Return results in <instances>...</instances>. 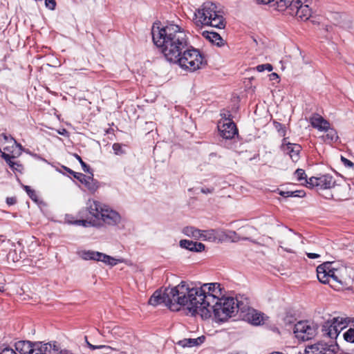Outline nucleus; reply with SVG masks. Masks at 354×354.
<instances>
[{
	"mask_svg": "<svg viewBox=\"0 0 354 354\" xmlns=\"http://www.w3.org/2000/svg\"><path fill=\"white\" fill-rule=\"evenodd\" d=\"M263 313L258 312L255 309L250 310V312L242 315L241 319L248 322L254 326H260L263 324Z\"/></svg>",
	"mask_w": 354,
	"mask_h": 354,
	"instance_id": "obj_21",
	"label": "nucleus"
},
{
	"mask_svg": "<svg viewBox=\"0 0 354 354\" xmlns=\"http://www.w3.org/2000/svg\"><path fill=\"white\" fill-rule=\"evenodd\" d=\"M1 157L6 160V162L9 165L12 169L19 170L17 167H15V165L21 167V164L12 160V159L17 158V156H12V154L7 153L6 152H2Z\"/></svg>",
	"mask_w": 354,
	"mask_h": 354,
	"instance_id": "obj_27",
	"label": "nucleus"
},
{
	"mask_svg": "<svg viewBox=\"0 0 354 354\" xmlns=\"http://www.w3.org/2000/svg\"><path fill=\"white\" fill-rule=\"evenodd\" d=\"M279 244H280V247L281 248H283L285 251L288 252H292V250L290 249V248H283L282 246V244H283V241H279Z\"/></svg>",
	"mask_w": 354,
	"mask_h": 354,
	"instance_id": "obj_61",
	"label": "nucleus"
},
{
	"mask_svg": "<svg viewBox=\"0 0 354 354\" xmlns=\"http://www.w3.org/2000/svg\"><path fill=\"white\" fill-rule=\"evenodd\" d=\"M15 167H17L19 169L18 171H21V169H22V166L21 165V167H17V165H15Z\"/></svg>",
	"mask_w": 354,
	"mask_h": 354,
	"instance_id": "obj_63",
	"label": "nucleus"
},
{
	"mask_svg": "<svg viewBox=\"0 0 354 354\" xmlns=\"http://www.w3.org/2000/svg\"><path fill=\"white\" fill-rule=\"evenodd\" d=\"M46 6L50 10H54L56 6L55 0H45Z\"/></svg>",
	"mask_w": 354,
	"mask_h": 354,
	"instance_id": "obj_48",
	"label": "nucleus"
},
{
	"mask_svg": "<svg viewBox=\"0 0 354 354\" xmlns=\"http://www.w3.org/2000/svg\"><path fill=\"white\" fill-rule=\"evenodd\" d=\"M319 195L322 196L324 198L326 199H331L333 197V195L329 192H326V194L319 193Z\"/></svg>",
	"mask_w": 354,
	"mask_h": 354,
	"instance_id": "obj_58",
	"label": "nucleus"
},
{
	"mask_svg": "<svg viewBox=\"0 0 354 354\" xmlns=\"http://www.w3.org/2000/svg\"><path fill=\"white\" fill-rule=\"evenodd\" d=\"M273 124L274 128L276 129V130L281 136L283 137L286 136V129L285 125L277 121H274Z\"/></svg>",
	"mask_w": 354,
	"mask_h": 354,
	"instance_id": "obj_37",
	"label": "nucleus"
},
{
	"mask_svg": "<svg viewBox=\"0 0 354 354\" xmlns=\"http://www.w3.org/2000/svg\"><path fill=\"white\" fill-rule=\"evenodd\" d=\"M196 342V346H198V345H201L202 343L204 342L205 339V336L202 335L201 337H198L197 338L195 339Z\"/></svg>",
	"mask_w": 354,
	"mask_h": 354,
	"instance_id": "obj_55",
	"label": "nucleus"
},
{
	"mask_svg": "<svg viewBox=\"0 0 354 354\" xmlns=\"http://www.w3.org/2000/svg\"><path fill=\"white\" fill-rule=\"evenodd\" d=\"M235 299L234 309L236 315H238L239 318L241 319L243 314H247L252 310L253 308L250 306L249 299L244 295H239Z\"/></svg>",
	"mask_w": 354,
	"mask_h": 354,
	"instance_id": "obj_18",
	"label": "nucleus"
},
{
	"mask_svg": "<svg viewBox=\"0 0 354 354\" xmlns=\"http://www.w3.org/2000/svg\"><path fill=\"white\" fill-rule=\"evenodd\" d=\"M179 245L182 248H185L191 252H200L205 250V245L200 242H194L193 241L183 239L179 242Z\"/></svg>",
	"mask_w": 354,
	"mask_h": 354,
	"instance_id": "obj_22",
	"label": "nucleus"
},
{
	"mask_svg": "<svg viewBox=\"0 0 354 354\" xmlns=\"http://www.w3.org/2000/svg\"><path fill=\"white\" fill-rule=\"evenodd\" d=\"M269 78H270V80H272V81H274V80L278 81V80L279 79V76L276 73H272L271 74L269 75Z\"/></svg>",
	"mask_w": 354,
	"mask_h": 354,
	"instance_id": "obj_53",
	"label": "nucleus"
},
{
	"mask_svg": "<svg viewBox=\"0 0 354 354\" xmlns=\"http://www.w3.org/2000/svg\"><path fill=\"white\" fill-rule=\"evenodd\" d=\"M306 255L309 259H313L319 258L320 257L319 254H318L317 253H313V252L306 253Z\"/></svg>",
	"mask_w": 354,
	"mask_h": 354,
	"instance_id": "obj_57",
	"label": "nucleus"
},
{
	"mask_svg": "<svg viewBox=\"0 0 354 354\" xmlns=\"http://www.w3.org/2000/svg\"><path fill=\"white\" fill-rule=\"evenodd\" d=\"M196 342L195 339L188 338L180 340L178 344L183 347H193L196 346Z\"/></svg>",
	"mask_w": 354,
	"mask_h": 354,
	"instance_id": "obj_35",
	"label": "nucleus"
},
{
	"mask_svg": "<svg viewBox=\"0 0 354 354\" xmlns=\"http://www.w3.org/2000/svg\"><path fill=\"white\" fill-rule=\"evenodd\" d=\"M151 33L154 45L170 63L189 43L184 29L173 23L162 24L157 20L152 25Z\"/></svg>",
	"mask_w": 354,
	"mask_h": 354,
	"instance_id": "obj_1",
	"label": "nucleus"
},
{
	"mask_svg": "<svg viewBox=\"0 0 354 354\" xmlns=\"http://www.w3.org/2000/svg\"><path fill=\"white\" fill-rule=\"evenodd\" d=\"M17 202V199L15 197H8L6 199V203L10 205H14Z\"/></svg>",
	"mask_w": 354,
	"mask_h": 354,
	"instance_id": "obj_52",
	"label": "nucleus"
},
{
	"mask_svg": "<svg viewBox=\"0 0 354 354\" xmlns=\"http://www.w3.org/2000/svg\"><path fill=\"white\" fill-rule=\"evenodd\" d=\"M345 341L350 343H354V328H350L343 334Z\"/></svg>",
	"mask_w": 354,
	"mask_h": 354,
	"instance_id": "obj_36",
	"label": "nucleus"
},
{
	"mask_svg": "<svg viewBox=\"0 0 354 354\" xmlns=\"http://www.w3.org/2000/svg\"><path fill=\"white\" fill-rule=\"evenodd\" d=\"M127 148V145L120 143H114L112 145V149L114 151V153L118 156L126 154Z\"/></svg>",
	"mask_w": 354,
	"mask_h": 354,
	"instance_id": "obj_34",
	"label": "nucleus"
},
{
	"mask_svg": "<svg viewBox=\"0 0 354 354\" xmlns=\"http://www.w3.org/2000/svg\"><path fill=\"white\" fill-rule=\"evenodd\" d=\"M22 146L11 136L5 133L0 135V151L19 156L21 153Z\"/></svg>",
	"mask_w": 354,
	"mask_h": 354,
	"instance_id": "obj_12",
	"label": "nucleus"
},
{
	"mask_svg": "<svg viewBox=\"0 0 354 354\" xmlns=\"http://www.w3.org/2000/svg\"><path fill=\"white\" fill-rule=\"evenodd\" d=\"M220 115L221 116V120H223V122H233L232 118V114L230 113V111L223 110V111H221Z\"/></svg>",
	"mask_w": 354,
	"mask_h": 354,
	"instance_id": "obj_42",
	"label": "nucleus"
},
{
	"mask_svg": "<svg viewBox=\"0 0 354 354\" xmlns=\"http://www.w3.org/2000/svg\"><path fill=\"white\" fill-rule=\"evenodd\" d=\"M335 181L330 174L321 175L320 176H312L306 180V186L309 188L317 187L318 191H324L334 187Z\"/></svg>",
	"mask_w": 354,
	"mask_h": 354,
	"instance_id": "obj_10",
	"label": "nucleus"
},
{
	"mask_svg": "<svg viewBox=\"0 0 354 354\" xmlns=\"http://www.w3.org/2000/svg\"><path fill=\"white\" fill-rule=\"evenodd\" d=\"M185 289L187 309L192 315L199 314L203 319L211 317V304L224 297V289L219 283H204L196 287L185 281Z\"/></svg>",
	"mask_w": 354,
	"mask_h": 354,
	"instance_id": "obj_2",
	"label": "nucleus"
},
{
	"mask_svg": "<svg viewBox=\"0 0 354 354\" xmlns=\"http://www.w3.org/2000/svg\"><path fill=\"white\" fill-rule=\"evenodd\" d=\"M65 170L69 173L70 174L73 175V177L77 180H79L81 183H82V181L84 180H85V177L86 176L82 173H77V172H75L74 171H73L72 169L68 168V167H64Z\"/></svg>",
	"mask_w": 354,
	"mask_h": 354,
	"instance_id": "obj_39",
	"label": "nucleus"
},
{
	"mask_svg": "<svg viewBox=\"0 0 354 354\" xmlns=\"http://www.w3.org/2000/svg\"><path fill=\"white\" fill-rule=\"evenodd\" d=\"M202 35L212 44H216L218 47L225 45L224 40L221 36L216 32L205 30L203 32Z\"/></svg>",
	"mask_w": 354,
	"mask_h": 354,
	"instance_id": "obj_25",
	"label": "nucleus"
},
{
	"mask_svg": "<svg viewBox=\"0 0 354 354\" xmlns=\"http://www.w3.org/2000/svg\"><path fill=\"white\" fill-rule=\"evenodd\" d=\"M339 350L337 344H330L319 342L308 346L305 349V354H335Z\"/></svg>",
	"mask_w": 354,
	"mask_h": 354,
	"instance_id": "obj_13",
	"label": "nucleus"
},
{
	"mask_svg": "<svg viewBox=\"0 0 354 354\" xmlns=\"http://www.w3.org/2000/svg\"><path fill=\"white\" fill-rule=\"evenodd\" d=\"M312 0H295L292 5L286 10L291 15H295L303 21L309 19L312 14L310 4Z\"/></svg>",
	"mask_w": 354,
	"mask_h": 354,
	"instance_id": "obj_8",
	"label": "nucleus"
},
{
	"mask_svg": "<svg viewBox=\"0 0 354 354\" xmlns=\"http://www.w3.org/2000/svg\"><path fill=\"white\" fill-rule=\"evenodd\" d=\"M317 325L308 320L298 322L294 326L295 337L301 341L313 339L317 333Z\"/></svg>",
	"mask_w": 354,
	"mask_h": 354,
	"instance_id": "obj_7",
	"label": "nucleus"
},
{
	"mask_svg": "<svg viewBox=\"0 0 354 354\" xmlns=\"http://www.w3.org/2000/svg\"><path fill=\"white\" fill-rule=\"evenodd\" d=\"M214 304H211L209 309L212 311L218 322H225L229 318L235 317V299L233 297H221L218 299Z\"/></svg>",
	"mask_w": 354,
	"mask_h": 354,
	"instance_id": "obj_6",
	"label": "nucleus"
},
{
	"mask_svg": "<svg viewBox=\"0 0 354 354\" xmlns=\"http://www.w3.org/2000/svg\"><path fill=\"white\" fill-rule=\"evenodd\" d=\"M87 208L91 215L101 220L103 223H109L111 220V210L108 206L102 205L98 201L89 200L87 203Z\"/></svg>",
	"mask_w": 354,
	"mask_h": 354,
	"instance_id": "obj_9",
	"label": "nucleus"
},
{
	"mask_svg": "<svg viewBox=\"0 0 354 354\" xmlns=\"http://www.w3.org/2000/svg\"><path fill=\"white\" fill-rule=\"evenodd\" d=\"M4 290H5L4 286H0V292H3Z\"/></svg>",
	"mask_w": 354,
	"mask_h": 354,
	"instance_id": "obj_62",
	"label": "nucleus"
},
{
	"mask_svg": "<svg viewBox=\"0 0 354 354\" xmlns=\"http://www.w3.org/2000/svg\"><path fill=\"white\" fill-rule=\"evenodd\" d=\"M279 194L285 198L288 197H299L303 198L306 196V192L304 190L296 191H280Z\"/></svg>",
	"mask_w": 354,
	"mask_h": 354,
	"instance_id": "obj_28",
	"label": "nucleus"
},
{
	"mask_svg": "<svg viewBox=\"0 0 354 354\" xmlns=\"http://www.w3.org/2000/svg\"><path fill=\"white\" fill-rule=\"evenodd\" d=\"M330 262H324L317 268V277L319 282L326 284L328 283L331 287L335 286L330 283Z\"/></svg>",
	"mask_w": 354,
	"mask_h": 354,
	"instance_id": "obj_19",
	"label": "nucleus"
},
{
	"mask_svg": "<svg viewBox=\"0 0 354 354\" xmlns=\"http://www.w3.org/2000/svg\"><path fill=\"white\" fill-rule=\"evenodd\" d=\"M326 134L324 136V140L329 142H335L339 139L337 131L334 129H329L326 130Z\"/></svg>",
	"mask_w": 354,
	"mask_h": 354,
	"instance_id": "obj_30",
	"label": "nucleus"
},
{
	"mask_svg": "<svg viewBox=\"0 0 354 354\" xmlns=\"http://www.w3.org/2000/svg\"><path fill=\"white\" fill-rule=\"evenodd\" d=\"M289 231H290V232H289L288 234H286V238H287V239H288L290 242H292V240L295 238V235H293V234H291V232H292V230H289Z\"/></svg>",
	"mask_w": 354,
	"mask_h": 354,
	"instance_id": "obj_60",
	"label": "nucleus"
},
{
	"mask_svg": "<svg viewBox=\"0 0 354 354\" xmlns=\"http://www.w3.org/2000/svg\"><path fill=\"white\" fill-rule=\"evenodd\" d=\"M339 317H333L332 319L328 320L324 323L322 326V332L324 336L331 339H336L337 337V330L335 322H338Z\"/></svg>",
	"mask_w": 354,
	"mask_h": 354,
	"instance_id": "obj_20",
	"label": "nucleus"
},
{
	"mask_svg": "<svg viewBox=\"0 0 354 354\" xmlns=\"http://www.w3.org/2000/svg\"><path fill=\"white\" fill-rule=\"evenodd\" d=\"M218 12H220V11L218 10V8L214 3L206 1L203 3L201 7L198 8L194 14L196 19V23L197 25H198V24L203 25Z\"/></svg>",
	"mask_w": 354,
	"mask_h": 354,
	"instance_id": "obj_11",
	"label": "nucleus"
},
{
	"mask_svg": "<svg viewBox=\"0 0 354 354\" xmlns=\"http://www.w3.org/2000/svg\"><path fill=\"white\" fill-rule=\"evenodd\" d=\"M258 3H262V4H268L270 3H273L272 6H276V0H257Z\"/></svg>",
	"mask_w": 354,
	"mask_h": 354,
	"instance_id": "obj_51",
	"label": "nucleus"
},
{
	"mask_svg": "<svg viewBox=\"0 0 354 354\" xmlns=\"http://www.w3.org/2000/svg\"><path fill=\"white\" fill-rule=\"evenodd\" d=\"M201 192L203 194H211L214 192V188H205V187H202L201 189Z\"/></svg>",
	"mask_w": 354,
	"mask_h": 354,
	"instance_id": "obj_54",
	"label": "nucleus"
},
{
	"mask_svg": "<svg viewBox=\"0 0 354 354\" xmlns=\"http://www.w3.org/2000/svg\"><path fill=\"white\" fill-rule=\"evenodd\" d=\"M218 129L220 136L226 140L232 139L235 135L238 134L237 127L234 122H218Z\"/></svg>",
	"mask_w": 354,
	"mask_h": 354,
	"instance_id": "obj_14",
	"label": "nucleus"
},
{
	"mask_svg": "<svg viewBox=\"0 0 354 354\" xmlns=\"http://www.w3.org/2000/svg\"><path fill=\"white\" fill-rule=\"evenodd\" d=\"M78 255L84 260H93L102 261L106 264H111V256L104 253L93 250H82L78 252Z\"/></svg>",
	"mask_w": 354,
	"mask_h": 354,
	"instance_id": "obj_15",
	"label": "nucleus"
},
{
	"mask_svg": "<svg viewBox=\"0 0 354 354\" xmlns=\"http://www.w3.org/2000/svg\"><path fill=\"white\" fill-rule=\"evenodd\" d=\"M86 187L92 192H94L98 188L97 182L92 177L86 176L85 180L82 181Z\"/></svg>",
	"mask_w": 354,
	"mask_h": 354,
	"instance_id": "obj_29",
	"label": "nucleus"
},
{
	"mask_svg": "<svg viewBox=\"0 0 354 354\" xmlns=\"http://www.w3.org/2000/svg\"><path fill=\"white\" fill-rule=\"evenodd\" d=\"M295 0H276V9L279 11H286Z\"/></svg>",
	"mask_w": 354,
	"mask_h": 354,
	"instance_id": "obj_32",
	"label": "nucleus"
},
{
	"mask_svg": "<svg viewBox=\"0 0 354 354\" xmlns=\"http://www.w3.org/2000/svg\"><path fill=\"white\" fill-rule=\"evenodd\" d=\"M196 342V346H198V345H201L202 343L204 342L205 339V336L202 335L201 337H198L197 338L195 339Z\"/></svg>",
	"mask_w": 354,
	"mask_h": 354,
	"instance_id": "obj_56",
	"label": "nucleus"
},
{
	"mask_svg": "<svg viewBox=\"0 0 354 354\" xmlns=\"http://www.w3.org/2000/svg\"><path fill=\"white\" fill-rule=\"evenodd\" d=\"M295 176H296L298 181H301L302 180H308L306 172L303 169H297L295 171Z\"/></svg>",
	"mask_w": 354,
	"mask_h": 354,
	"instance_id": "obj_40",
	"label": "nucleus"
},
{
	"mask_svg": "<svg viewBox=\"0 0 354 354\" xmlns=\"http://www.w3.org/2000/svg\"><path fill=\"white\" fill-rule=\"evenodd\" d=\"M60 346L56 342L53 343L19 341L15 344V351L20 354H59Z\"/></svg>",
	"mask_w": 354,
	"mask_h": 354,
	"instance_id": "obj_5",
	"label": "nucleus"
},
{
	"mask_svg": "<svg viewBox=\"0 0 354 354\" xmlns=\"http://www.w3.org/2000/svg\"><path fill=\"white\" fill-rule=\"evenodd\" d=\"M0 354H17V353L11 348L6 347L0 349Z\"/></svg>",
	"mask_w": 354,
	"mask_h": 354,
	"instance_id": "obj_47",
	"label": "nucleus"
},
{
	"mask_svg": "<svg viewBox=\"0 0 354 354\" xmlns=\"http://www.w3.org/2000/svg\"><path fill=\"white\" fill-rule=\"evenodd\" d=\"M75 158L79 160V162H80L82 167V169L84 170V172H86V173H88L90 174H91L92 176H93V174L90 168V167L86 165L83 160L81 158V157L77 154H75Z\"/></svg>",
	"mask_w": 354,
	"mask_h": 354,
	"instance_id": "obj_41",
	"label": "nucleus"
},
{
	"mask_svg": "<svg viewBox=\"0 0 354 354\" xmlns=\"http://www.w3.org/2000/svg\"><path fill=\"white\" fill-rule=\"evenodd\" d=\"M351 322H352L353 323V326H354V318H352Z\"/></svg>",
	"mask_w": 354,
	"mask_h": 354,
	"instance_id": "obj_64",
	"label": "nucleus"
},
{
	"mask_svg": "<svg viewBox=\"0 0 354 354\" xmlns=\"http://www.w3.org/2000/svg\"><path fill=\"white\" fill-rule=\"evenodd\" d=\"M75 224H77V225H82L84 227H87L89 225L91 224V221H88L87 220H77L75 221Z\"/></svg>",
	"mask_w": 354,
	"mask_h": 354,
	"instance_id": "obj_50",
	"label": "nucleus"
},
{
	"mask_svg": "<svg viewBox=\"0 0 354 354\" xmlns=\"http://www.w3.org/2000/svg\"><path fill=\"white\" fill-rule=\"evenodd\" d=\"M256 69L258 72H263L265 70H267L268 71H272L273 69V67L272 64H259L256 66Z\"/></svg>",
	"mask_w": 354,
	"mask_h": 354,
	"instance_id": "obj_43",
	"label": "nucleus"
},
{
	"mask_svg": "<svg viewBox=\"0 0 354 354\" xmlns=\"http://www.w3.org/2000/svg\"><path fill=\"white\" fill-rule=\"evenodd\" d=\"M126 219L122 218L118 212L112 209V226L116 225L118 229L124 227Z\"/></svg>",
	"mask_w": 354,
	"mask_h": 354,
	"instance_id": "obj_26",
	"label": "nucleus"
},
{
	"mask_svg": "<svg viewBox=\"0 0 354 354\" xmlns=\"http://www.w3.org/2000/svg\"><path fill=\"white\" fill-rule=\"evenodd\" d=\"M351 318H348V317H346V318H344V317H339V320L338 322H335V325H336V328H337V335L340 333V332L344 329L345 328L347 325L351 322Z\"/></svg>",
	"mask_w": 354,
	"mask_h": 354,
	"instance_id": "obj_33",
	"label": "nucleus"
},
{
	"mask_svg": "<svg viewBox=\"0 0 354 354\" xmlns=\"http://www.w3.org/2000/svg\"><path fill=\"white\" fill-rule=\"evenodd\" d=\"M84 339H85V342L88 346V347L91 349V350H95V349H99V348H106L107 350H109L110 347L108 346H105V345H93L91 344L88 340H87V337L85 336L84 337Z\"/></svg>",
	"mask_w": 354,
	"mask_h": 354,
	"instance_id": "obj_44",
	"label": "nucleus"
},
{
	"mask_svg": "<svg viewBox=\"0 0 354 354\" xmlns=\"http://www.w3.org/2000/svg\"><path fill=\"white\" fill-rule=\"evenodd\" d=\"M203 25L210 26L218 29H223L225 27L226 22L220 12L211 17L210 20H208V21H206L205 24H203Z\"/></svg>",
	"mask_w": 354,
	"mask_h": 354,
	"instance_id": "obj_24",
	"label": "nucleus"
},
{
	"mask_svg": "<svg viewBox=\"0 0 354 354\" xmlns=\"http://www.w3.org/2000/svg\"><path fill=\"white\" fill-rule=\"evenodd\" d=\"M183 232L185 235L194 238H201L202 236L201 231L194 227H186Z\"/></svg>",
	"mask_w": 354,
	"mask_h": 354,
	"instance_id": "obj_31",
	"label": "nucleus"
},
{
	"mask_svg": "<svg viewBox=\"0 0 354 354\" xmlns=\"http://www.w3.org/2000/svg\"><path fill=\"white\" fill-rule=\"evenodd\" d=\"M171 63L178 64L182 68L194 72L207 64V61L198 49L189 43L182 50L180 56Z\"/></svg>",
	"mask_w": 354,
	"mask_h": 354,
	"instance_id": "obj_4",
	"label": "nucleus"
},
{
	"mask_svg": "<svg viewBox=\"0 0 354 354\" xmlns=\"http://www.w3.org/2000/svg\"><path fill=\"white\" fill-rule=\"evenodd\" d=\"M24 189L26 190V193L28 194V195L30 196V198L32 200L37 201V196L35 190L30 189V187L27 185L24 186Z\"/></svg>",
	"mask_w": 354,
	"mask_h": 354,
	"instance_id": "obj_45",
	"label": "nucleus"
},
{
	"mask_svg": "<svg viewBox=\"0 0 354 354\" xmlns=\"http://www.w3.org/2000/svg\"><path fill=\"white\" fill-rule=\"evenodd\" d=\"M118 335L120 336V328L118 326L112 328V335Z\"/></svg>",
	"mask_w": 354,
	"mask_h": 354,
	"instance_id": "obj_59",
	"label": "nucleus"
},
{
	"mask_svg": "<svg viewBox=\"0 0 354 354\" xmlns=\"http://www.w3.org/2000/svg\"><path fill=\"white\" fill-rule=\"evenodd\" d=\"M341 160L344 163V166L346 167H351L353 168L354 167V163L349 160L348 159L346 158L344 156H341Z\"/></svg>",
	"mask_w": 354,
	"mask_h": 354,
	"instance_id": "obj_49",
	"label": "nucleus"
},
{
	"mask_svg": "<svg viewBox=\"0 0 354 354\" xmlns=\"http://www.w3.org/2000/svg\"><path fill=\"white\" fill-rule=\"evenodd\" d=\"M331 17L334 20L335 24L339 26V21H342V19H346V14L335 12L332 14Z\"/></svg>",
	"mask_w": 354,
	"mask_h": 354,
	"instance_id": "obj_38",
	"label": "nucleus"
},
{
	"mask_svg": "<svg viewBox=\"0 0 354 354\" xmlns=\"http://www.w3.org/2000/svg\"><path fill=\"white\" fill-rule=\"evenodd\" d=\"M347 268H344L335 273L333 270H330V280L332 279L334 282L337 283L339 286L337 287L338 289L348 288L353 279L349 277H347L344 275V272H347Z\"/></svg>",
	"mask_w": 354,
	"mask_h": 354,
	"instance_id": "obj_17",
	"label": "nucleus"
},
{
	"mask_svg": "<svg viewBox=\"0 0 354 354\" xmlns=\"http://www.w3.org/2000/svg\"><path fill=\"white\" fill-rule=\"evenodd\" d=\"M310 120L312 127L319 131H326L330 127V123L318 114L314 115Z\"/></svg>",
	"mask_w": 354,
	"mask_h": 354,
	"instance_id": "obj_23",
	"label": "nucleus"
},
{
	"mask_svg": "<svg viewBox=\"0 0 354 354\" xmlns=\"http://www.w3.org/2000/svg\"><path fill=\"white\" fill-rule=\"evenodd\" d=\"M112 260V267L117 265L119 263H124L126 265H129V261L123 258H116L113 257L111 258Z\"/></svg>",
	"mask_w": 354,
	"mask_h": 354,
	"instance_id": "obj_46",
	"label": "nucleus"
},
{
	"mask_svg": "<svg viewBox=\"0 0 354 354\" xmlns=\"http://www.w3.org/2000/svg\"><path fill=\"white\" fill-rule=\"evenodd\" d=\"M281 149L284 153L288 154L291 160L296 162L299 159V153L301 150V145L287 142V138L282 140Z\"/></svg>",
	"mask_w": 354,
	"mask_h": 354,
	"instance_id": "obj_16",
	"label": "nucleus"
},
{
	"mask_svg": "<svg viewBox=\"0 0 354 354\" xmlns=\"http://www.w3.org/2000/svg\"><path fill=\"white\" fill-rule=\"evenodd\" d=\"M185 292V281H181L176 286L166 288L163 292L156 290L149 298V304L153 306L163 304L171 310L178 311L180 309L178 306L187 307Z\"/></svg>",
	"mask_w": 354,
	"mask_h": 354,
	"instance_id": "obj_3",
	"label": "nucleus"
}]
</instances>
